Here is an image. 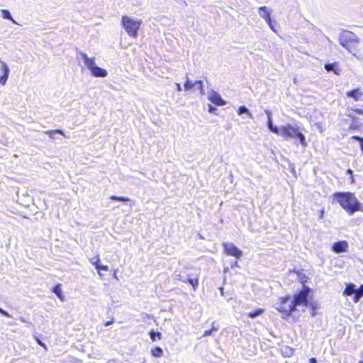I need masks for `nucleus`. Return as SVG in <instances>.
I'll return each instance as SVG.
<instances>
[{
    "label": "nucleus",
    "mask_w": 363,
    "mask_h": 363,
    "mask_svg": "<svg viewBox=\"0 0 363 363\" xmlns=\"http://www.w3.org/2000/svg\"><path fill=\"white\" fill-rule=\"evenodd\" d=\"M89 262L96 267L100 276H101V271H108V267L107 265L101 264V259L99 255H96L94 257L89 259Z\"/></svg>",
    "instance_id": "nucleus-8"
},
{
    "label": "nucleus",
    "mask_w": 363,
    "mask_h": 363,
    "mask_svg": "<svg viewBox=\"0 0 363 363\" xmlns=\"http://www.w3.org/2000/svg\"><path fill=\"white\" fill-rule=\"evenodd\" d=\"M348 248V243L345 240L338 241L333 244L332 249L336 253L345 252Z\"/></svg>",
    "instance_id": "nucleus-10"
},
{
    "label": "nucleus",
    "mask_w": 363,
    "mask_h": 363,
    "mask_svg": "<svg viewBox=\"0 0 363 363\" xmlns=\"http://www.w3.org/2000/svg\"><path fill=\"white\" fill-rule=\"evenodd\" d=\"M276 310L281 315L282 318H289L296 310V306L291 295L287 294L279 297Z\"/></svg>",
    "instance_id": "nucleus-3"
},
{
    "label": "nucleus",
    "mask_w": 363,
    "mask_h": 363,
    "mask_svg": "<svg viewBox=\"0 0 363 363\" xmlns=\"http://www.w3.org/2000/svg\"><path fill=\"white\" fill-rule=\"evenodd\" d=\"M176 85H177V90L180 91L182 90L180 84L179 83H177Z\"/></svg>",
    "instance_id": "nucleus-42"
},
{
    "label": "nucleus",
    "mask_w": 363,
    "mask_h": 363,
    "mask_svg": "<svg viewBox=\"0 0 363 363\" xmlns=\"http://www.w3.org/2000/svg\"><path fill=\"white\" fill-rule=\"evenodd\" d=\"M2 16L4 18L9 19L13 23H16L15 21L13 19L12 16H11V13L9 10L7 9H2L1 10Z\"/></svg>",
    "instance_id": "nucleus-27"
},
{
    "label": "nucleus",
    "mask_w": 363,
    "mask_h": 363,
    "mask_svg": "<svg viewBox=\"0 0 363 363\" xmlns=\"http://www.w3.org/2000/svg\"><path fill=\"white\" fill-rule=\"evenodd\" d=\"M215 110H216V108L214 107L209 106V107H208L209 112L213 113Z\"/></svg>",
    "instance_id": "nucleus-41"
},
{
    "label": "nucleus",
    "mask_w": 363,
    "mask_h": 363,
    "mask_svg": "<svg viewBox=\"0 0 363 363\" xmlns=\"http://www.w3.org/2000/svg\"><path fill=\"white\" fill-rule=\"evenodd\" d=\"M355 285L352 283L347 284L344 289L343 295L346 296H351L352 294L355 295Z\"/></svg>",
    "instance_id": "nucleus-19"
},
{
    "label": "nucleus",
    "mask_w": 363,
    "mask_h": 363,
    "mask_svg": "<svg viewBox=\"0 0 363 363\" xmlns=\"http://www.w3.org/2000/svg\"><path fill=\"white\" fill-rule=\"evenodd\" d=\"M113 322H114V318H111L110 320L106 321V323H104V325L105 326H108V325H111L112 323H113Z\"/></svg>",
    "instance_id": "nucleus-36"
},
{
    "label": "nucleus",
    "mask_w": 363,
    "mask_h": 363,
    "mask_svg": "<svg viewBox=\"0 0 363 363\" xmlns=\"http://www.w3.org/2000/svg\"><path fill=\"white\" fill-rule=\"evenodd\" d=\"M194 86H198V89L201 93V94H204V89H203V83L201 80H196L194 82Z\"/></svg>",
    "instance_id": "nucleus-28"
},
{
    "label": "nucleus",
    "mask_w": 363,
    "mask_h": 363,
    "mask_svg": "<svg viewBox=\"0 0 363 363\" xmlns=\"http://www.w3.org/2000/svg\"><path fill=\"white\" fill-rule=\"evenodd\" d=\"M358 363H363V359L360 360Z\"/></svg>",
    "instance_id": "nucleus-43"
},
{
    "label": "nucleus",
    "mask_w": 363,
    "mask_h": 363,
    "mask_svg": "<svg viewBox=\"0 0 363 363\" xmlns=\"http://www.w3.org/2000/svg\"><path fill=\"white\" fill-rule=\"evenodd\" d=\"M354 112L358 113V114L363 115V110L362 109H358V108L355 109Z\"/></svg>",
    "instance_id": "nucleus-39"
},
{
    "label": "nucleus",
    "mask_w": 363,
    "mask_h": 363,
    "mask_svg": "<svg viewBox=\"0 0 363 363\" xmlns=\"http://www.w3.org/2000/svg\"><path fill=\"white\" fill-rule=\"evenodd\" d=\"M121 24L130 37L135 38L142 24V20H134L127 16H123Z\"/></svg>",
    "instance_id": "nucleus-5"
},
{
    "label": "nucleus",
    "mask_w": 363,
    "mask_h": 363,
    "mask_svg": "<svg viewBox=\"0 0 363 363\" xmlns=\"http://www.w3.org/2000/svg\"><path fill=\"white\" fill-rule=\"evenodd\" d=\"M340 44L353 55L357 56L362 50L361 43L356 34L344 30L339 38Z\"/></svg>",
    "instance_id": "nucleus-2"
},
{
    "label": "nucleus",
    "mask_w": 363,
    "mask_h": 363,
    "mask_svg": "<svg viewBox=\"0 0 363 363\" xmlns=\"http://www.w3.org/2000/svg\"><path fill=\"white\" fill-rule=\"evenodd\" d=\"M238 113L239 115H241L242 113H247L248 115H250L251 116V114L249 112L248 109L244 106H241L239 107V108L238 110Z\"/></svg>",
    "instance_id": "nucleus-32"
},
{
    "label": "nucleus",
    "mask_w": 363,
    "mask_h": 363,
    "mask_svg": "<svg viewBox=\"0 0 363 363\" xmlns=\"http://www.w3.org/2000/svg\"><path fill=\"white\" fill-rule=\"evenodd\" d=\"M36 340V342L38 345H40L41 347H43L45 350H47V347H46V345L45 343H43L39 338L36 337L35 338Z\"/></svg>",
    "instance_id": "nucleus-35"
},
{
    "label": "nucleus",
    "mask_w": 363,
    "mask_h": 363,
    "mask_svg": "<svg viewBox=\"0 0 363 363\" xmlns=\"http://www.w3.org/2000/svg\"><path fill=\"white\" fill-rule=\"evenodd\" d=\"M296 275L298 276L299 282L303 285V287L306 286L305 284L308 282V281L309 279L308 276H306L305 274H303L300 272H297Z\"/></svg>",
    "instance_id": "nucleus-24"
},
{
    "label": "nucleus",
    "mask_w": 363,
    "mask_h": 363,
    "mask_svg": "<svg viewBox=\"0 0 363 363\" xmlns=\"http://www.w3.org/2000/svg\"><path fill=\"white\" fill-rule=\"evenodd\" d=\"M333 197L337 201L340 206L350 215L357 211H363L360 203L352 192H335Z\"/></svg>",
    "instance_id": "nucleus-1"
},
{
    "label": "nucleus",
    "mask_w": 363,
    "mask_h": 363,
    "mask_svg": "<svg viewBox=\"0 0 363 363\" xmlns=\"http://www.w3.org/2000/svg\"><path fill=\"white\" fill-rule=\"evenodd\" d=\"M0 313H1L2 315H4L5 316H7V317L9 316L8 313L6 311H5L4 310L1 309V308H0Z\"/></svg>",
    "instance_id": "nucleus-38"
},
{
    "label": "nucleus",
    "mask_w": 363,
    "mask_h": 363,
    "mask_svg": "<svg viewBox=\"0 0 363 363\" xmlns=\"http://www.w3.org/2000/svg\"><path fill=\"white\" fill-rule=\"evenodd\" d=\"M149 335H150V340L152 342H155L157 340H160L162 337V334L160 332H155L152 330L149 332Z\"/></svg>",
    "instance_id": "nucleus-22"
},
{
    "label": "nucleus",
    "mask_w": 363,
    "mask_h": 363,
    "mask_svg": "<svg viewBox=\"0 0 363 363\" xmlns=\"http://www.w3.org/2000/svg\"><path fill=\"white\" fill-rule=\"evenodd\" d=\"M184 86L186 91H189L194 86V84L193 82L187 79L184 82Z\"/></svg>",
    "instance_id": "nucleus-30"
},
{
    "label": "nucleus",
    "mask_w": 363,
    "mask_h": 363,
    "mask_svg": "<svg viewBox=\"0 0 363 363\" xmlns=\"http://www.w3.org/2000/svg\"><path fill=\"white\" fill-rule=\"evenodd\" d=\"M351 139L354 140H357L359 143L360 148L363 153V138H361V137H359L357 135H354V136H352Z\"/></svg>",
    "instance_id": "nucleus-31"
},
{
    "label": "nucleus",
    "mask_w": 363,
    "mask_h": 363,
    "mask_svg": "<svg viewBox=\"0 0 363 363\" xmlns=\"http://www.w3.org/2000/svg\"><path fill=\"white\" fill-rule=\"evenodd\" d=\"M346 96L349 98H352L355 101H358L360 100L361 97L363 96V91L360 88L357 87L356 89H353L352 90L348 91L346 93Z\"/></svg>",
    "instance_id": "nucleus-13"
},
{
    "label": "nucleus",
    "mask_w": 363,
    "mask_h": 363,
    "mask_svg": "<svg viewBox=\"0 0 363 363\" xmlns=\"http://www.w3.org/2000/svg\"><path fill=\"white\" fill-rule=\"evenodd\" d=\"M208 100L216 106H223L225 104V100L216 91H213L209 94Z\"/></svg>",
    "instance_id": "nucleus-11"
},
{
    "label": "nucleus",
    "mask_w": 363,
    "mask_h": 363,
    "mask_svg": "<svg viewBox=\"0 0 363 363\" xmlns=\"http://www.w3.org/2000/svg\"><path fill=\"white\" fill-rule=\"evenodd\" d=\"M325 210L323 208L319 211V218L322 219L323 218Z\"/></svg>",
    "instance_id": "nucleus-37"
},
{
    "label": "nucleus",
    "mask_w": 363,
    "mask_h": 363,
    "mask_svg": "<svg viewBox=\"0 0 363 363\" xmlns=\"http://www.w3.org/2000/svg\"><path fill=\"white\" fill-rule=\"evenodd\" d=\"M311 294V289L308 286H303L301 290L294 294L293 297L294 303L298 306H308L309 304L308 297Z\"/></svg>",
    "instance_id": "nucleus-6"
},
{
    "label": "nucleus",
    "mask_w": 363,
    "mask_h": 363,
    "mask_svg": "<svg viewBox=\"0 0 363 363\" xmlns=\"http://www.w3.org/2000/svg\"><path fill=\"white\" fill-rule=\"evenodd\" d=\"M346 173L350 176V182L352 184H354L355 182V180L353 176L352 170L351 169H347Z\"/></svg>",
    "instance_id": "nucleus-33"
},
{
    "label": "nucleus",
    "mask_w": 363,
    "mask_h": 363,
    "mask_svg": "<svg viewBox=\"0 0 363 363\" xmlns=\"http://www.w3.org/2000/svg\"><path fill=\"white\" fill-rule=\"evenodd\" d=\"M259 14H260L261 17H262L267 21V23H268L269 27L272 28V30L275 31V30L274 28V26L272 24V19H271L270 12L269 11L268 8L264 6H260L259 8Z\"/></svg>",
    "instance_id": "nucleus-9"
},
{
    "label": "nucleus",
    "mask_w": 363,
    "mask_h": 363,
    "mask_svg": "<svg viewBox=\"0 0 363 363\" xmlns=\"http://www.w3.org/2000/svg\"><path fill=\"white\" fill-rule=\"evenodd\" d=\"M267 114V126L269 129L274 133L279 135V129L277 126L273 125L272 124V120L271 116V113L269 111H266Z\"/></svg>",
    "instance_id": "nucleus-17"
},
{
    "label": "nucleus",
    "mask_w": 363,
    "mask_h": 363,
    "mask_svg": "<svg viewBox=\"0 0 363 363\" xmlns=\"http://www.w3.org/2000/svg\"><path fill=\"white\" fill-rule=\"evenodd\" d=\"M309 362L310 363H317V360L315 357H311L309 359Z\"/></svg>",
    "instance_id": "nucleus-40"
},
{
    "label": "nucleus",
    "mask_w": 363,
    "mask_h": 363,
    "mask_svg": "<svg viewBox=\"0 0 363 363\" xmlns=\"http://www.w3.org/2000/svg\"><path fill=\"white\" fill-rule=\"evenodd\" d=\"M324 68L328 72H333L336 75H340L341 69L339 67V62H335L333 63H326Z\"/></svg>",
    "instance_id": "nucleus-14"
},
{
    "label": "nucleus",
    "mask_w": 363,
    "mask_h": 363,
    "mask_svg": "<svg viewBox=\"0 0 363 363\" xmlns=\"http://www.w3.org/2000/svg\"><path fill=\"white\" fill-rule=\"evenodd\" d=\"M150 354L154 357H161L163 356V350L159 346H156L151 349Z\"/></svg>",
    "instance_id": "nucleus-21"
},
{
    "label": "nucleus",
    "mask_w": 363,
    "mask_h": 363,
    "mask_svg": "<svg viewBox=\"0 0 363 363\" xmlns=\"http://www.w3.org/2000/svg\"><path fill=\"white\" fill-rule=\"evenodd\" d=\"M110 199H111L113 201H124V202L130 201L129 198H128V197L118 196H110Z\"/></svg>",
    "instance_id": "nucleus-29"
},
{
    "label": "nucleus",
    "mask_w": 363,
    "mask_h": 363,
    "mask_svg": "<svg viewBox=\"0 0 363 363\" xmlns=\"http://www.w3.org/2000/svg\"><path fill=\"white\" fill-rule=\"evenodd\" d=\"M82 58L84 61L86 66L90 69V71L96 66L94 59L89 58L86 54L84 53L82 55Z\"/></svg>",
    "instance_id": "nucleus-20"
},
{
    "label": "nucleus",
    "mask_w": 363,
    "mask_h": 363,
    "mask_svg": "<svg viewBox=\"0 0 363 363\" xmlns=\"http://www.w3.org/2000/svg\"><path fill=\"white\" fill-rule=\"evenodd\" d=\"M91 72L96 77H105L108 74L106 69L96 65L91 70Z\"/></svg>",
    "instance_id": "nucleus-16"
},
{
    "label": "nucleus",
    "mask_w": 363,
    "mask_h": 363,
    "mask_svg": "<svg viewBox=\"0 0 363 363\" xmlns=\"http://www.w3.org/2000/svg\"><path fill=\"white\" fill-rule=\"evenodd\" d=\"M363 296V284H362L359 289H356L355 295L353 296V301L357 303L359 301L361 297Z\"/></svg>",
    "instance_id": "nucleus-23"
},
{
    "label": "nucleus",
    "mask_w": 363,
    "mask_h": 363,
    "mask_svg": "<svg viewBox=\"0 0 363 363\" xmlns=\"http://www.w3.org/2000/svg\"><path fill=\"white\" fill-rule=\"evenodd\" d=\"M223 251L227 255L240 258L242 255V251L233 243L225 242L223 244Z\"/></svg>",
    "instance_id": "nucleus-7"
},
{
    "label": "nucleus",
    "mask_w": 363,
    "mask_h": 363,
    "mask_svg": "<svg viewBox=\"0 0 363 363\" xmlns=\"http://www.w3.org/2000/svg\"><path fill=\"white\" fill-rule=\"evenodd\" d=\"M60 133V134H62V131L60 129H56V130H48L46 132V134L49 135H52L53 133Z\"/></svg>",
    "instance_id": "nucleus-34"
},
{
    "label": "nucleus",
    "mask_w": 363,
    "mask_h": 363,
    "mask_svg": "<svg viewBox=\"0 0 363 363\" xmlns=\"http://www.w3.org/2000/svg\"><path fill=\"white\" fill-rule=\"evenodd\" d=\"M1 69L3 72V74L0 77V84L5 85L9 77V68L4 61H1Z\"/></svg>",
    "instance_id": "nucleus-12"
},
{
    "label": "nucleus",
    "mask_w": 363,
    "mask_h": 363,
    "mask_svg": "<svg viewBox=\"0 0 363 363\" xmlns=\"http://www.w3.org/2000/svg\"><path fill=\"white\" fill-rule=\"evenodd\" d=\"M279 135L286 139L297 138L303 147L307 146V143L304 135L301 133L298 128L294 127L291 124L283 125L279 129Z\"/></svg>",
    "instance_id": "nucleus-4"
},
{
    "label": "nucleus",
    "mask_w": 363,
    "mask_h": 363,
    "mask_svg": "<svg viewBox=\"0 0 363 363\" xmlns=\"http://www.w3.org/2000/svg\"><path fill=\"white\" fill-rule=\"evenodd\" d=\"M52 292L55 293L57 297L62 301H65V295L62 293V284H55L52 288Z\"/></svg>",
    "instance_id": "nucleus-18"
},
{
    "label": "nucleus",
    "mask_w": 363,
    "mask_h": 363,
    "mask_svg": "<svg viewBox=\"0 0 363 363\" xmlns=\"http://www.w3.org/2000/svg\"><path fill=\"white\" fill-rule=\"evenodd\" d=\"M179 280L184 283H187V284H190L191 286H192L194 290H196L198 288V286H199V275L198 274H196L194 277H189L186 279H182L180 278Z\"/></svg>",
    "instance_id": "nucleus-15"
},
{
    "label": "nucleus",
    "mask_w": 363,
    "mask_h": 363,
    "mask_svg": "<svg viewBox=\"0 0 363 363\" xmlns=\"http://www.w3.org/2000/svg\"><path fill=\"white\" fill-rule=\"evenodd\" d=\"M218 328V325H215V323H213L212 326H211V328L210 330H206L203 333L202 336L203 337H207L208 335H211L213 332L217 331Z\"/></svg>",
    "instance_id": "nucleus-26"
},
{
    "label": "nucleus",
    "mask_w": 363,
    "mask_h": 363,
    "mask_svg": "<svg viewBox=\"0 0 363 363\" xmlns=\"http://www.w3.org/2000/svg\"><path fill=\"white\" fill-rule=\"evenodd\" d=\"M264 310L262 309V308H257L256 309L255 311H251L250 313H247V317L249 318H254L258 315H262V313H264Z\"/></svg>",
    "instance_id": "nucleus-25"
}]
</instances>
